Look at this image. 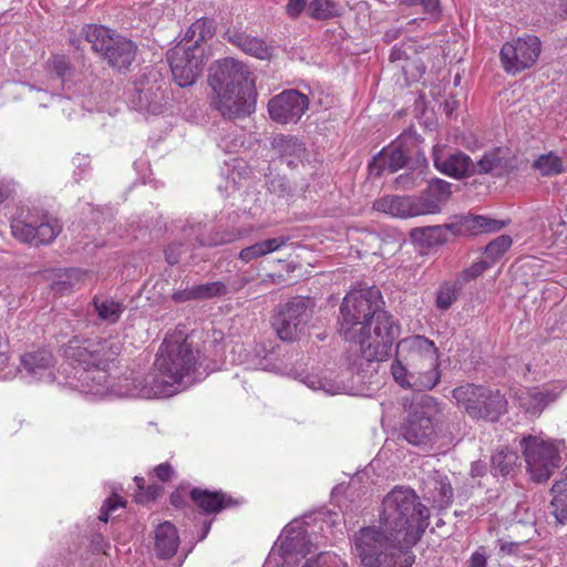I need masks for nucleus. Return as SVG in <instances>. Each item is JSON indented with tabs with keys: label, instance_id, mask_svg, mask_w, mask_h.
<instances>
[{
	"label": "nucleus",
	"instance_id": "nucleus-1",
	"mask_svg": "<svg viewBox=\"0 0 567 567\" xmlns=\"http://www.w3.org/2000/svg\"><path fill=\"white\" fill-rule=\"evenodd\" d=\"M430 509L410 487L395 486L382 501L380 526L353 536V553L363 567H412L411 548L429 527Z\"/></svg>",
	"mask_w": 567,
	"mask_h": 567
},
{
	"label": "nucleus",
	"instance_id": "nucleus-2",
	"mask_svg": "<svg viewBox=\"0 0 567 567\" xmlns=\"http://www.w3.org/2000/svg\"><path fill=\"white\" fill-rule=\"evenodd\" d=\"M381 292L377 287L349 291L340 306L339 333L348 342L359 346L367 361H384L400 334V326L382 309Z\"/></svg>",
	"mask_w": 567,
	"mask_h": 567
},
{
	"label": "nucleus",
	"instance_id": "nucleus-3",
	"mask_svg": "<svg viewBox=\"0 0 567 567\" xmlns=\"http://www.w3.org/2000/svg\"><path fill=\"white\" fill-rule=\"evenodd\" d=\"M123 350L117 336L73 337L63 348L65 360L76 370L71 386L86 395L103 396L110 391L107 372Z\"/></svg>",
	"mask_w": 567,
	"mask_h": 567
},
{
	"label": "nucleus",
	"instance_id": "nucleus-4",
	"mask_svg": "<svg viewBox=\"0 0 567 567\" xmlns=\"http://www.w3.org/2000/svg\"><path fill=\"white\" fill-rule=\"evenodd\" d=\"M197 363L198 351L193 349L183 332L169 333L156 355L151 386L133 391L144 396H173L194 382Z\"/></svg>",
	"mask_w": 567,
	"mask_h": 567
},
{
	"label": "nucleus",
	"instance_id": "nucleus-5",
	"mask_svg": "<svg viewBox=\"0 0 567 567\" xmlns=\"http://www.w3.org/2000/svg\"><path fill=\"white\" fill-rule=\"evenodd\" d=\"M212 105L226 118H239L255 110V81L248 68L233 58L217 61L209 70Z\"/></svg>",
	"mask_w": 567,
	"mask_h": 567
},
{
	"label": "nucleus",
	"instance_id": "nucleus-6",
	"mask_svg": "<svg viewBox=\"0 0 567 567\" xmlns=\"http://www.w3.org/2000/svg\"><path fill=\"white\" fill-rule=\"evenodd\" d=\"M439 367V352L434 342L416 334L398 342L391 373L402 388L424 391L433 389L440 382Z\"/></svg>",
	"mask_w": 567,
	"mask_h": 567
},
{
	"label": "nucleus",
	"instance_id": "nucleus-7",
	"mask_svg": "<svg viewBox=\"0 0 567 567\" xmlns=\"http://www.w3.org/2000/svg\"><path fill=\"white\" fill-rule=\"evenodd\" d=\"M50 65L56 75L66 82V76L71 70L69 60L64 55H54L50 60ZM102 82L95 75L87 74L72 83H65L68 96H55L48 92L38 91V94L41 95L38 100L40 106H48L50 102L51 105L56 106L71 117L79 113L75 106L87 112L102 111L105 97L100 92Z\"/></svg>",
	"mask_w": 567,
	"mask_h": 567
},
{
	"label": "nucleus",
	"instance_id": "nucleus-8",
	"mask_svg": "<svg viewBox=\"0 0 567 567\" xmlns=\"http://www.w3.org/2000/svg\"><path fill=\"white\" fill-rule=\"evenodd\" d=\"M84 34L94 52L99 53L113 69H127L133 63L137 47L132 40L97 24L86 25Z\"/></svg>",
	"mask_w": 567,
	"mask_h": 567
},
{
	"label": "nucleus",
	"instance_id": "nucleus-9",
	"mask_svg": "<svg viewBox=\"0 0 567 567\" xmlns=\"http://www.w3.org/2000/svg\"><path fill=\"white\" fill-rule=\"evenodd\" d=\"M520 447L527 473L536 483L547 482L560 466L559 443L543 434L524 436Z\"/></svg>",
	"mask_w": 567,
	"mask_h": 567
},
{
	"label": "nucleus",
	"instance_id": "nucleus-10",
	"mask_svg": "<svg viewBox=\"0 0 567 567\" xmlns=\"http://www.w3.org/2000/svg\"><path fill=\"white\" fill-rule=\"evenodd\" d=\"M303 519L291 520L281 532L264 567H296L315 548Z\"/></svg>",
	"mask_w": 567,
	"mask_h": 567
},
{
	"label": "nucleus",
	"instance_id": "nucleus-11",
	"mask_svg": "<svg viewBox=\"0 0 567 567\" xmlns=\"http://www.w3.org/2000/svg\"><path fill=\"white\" fill-rule=\"evenodd\" d=\"M453 398L473 419L495 422L507 410V400L498 390L483 385L464 384L453 390Z\"/></svg>",
	"mask_w": 567,
	"mask_h": 567
},
{
	"label": "nucleus",
	"instance_id": "nucleus-12",
	"mask_svg": "<svg viewBox=\"0 0 567 567\" xmlns=\"http://www.w3.org/2000/svg\"><path fill=\"white\" fill-rule=\"evenodd\" d=\"M207 224L196 218L187 219L181 227V236L186 240V244H171L165 250L166 260L169 265L179 262L182 251H186L189 247L197 246H218L223 244L233 243L239 238L246 237L250 229L234 228L229 231L214 235L207 234Z\"/></svg>",
	"mask_w": 567,
	"mask_h": 567
},
{
	"label": "nucleus",
	"instance_id": "nucleus-13",
	"mask_svg": "<svg viewBox=\"0 0 567 567\" xmlns=\"http://www.w3.org/2000/svg\"><path fill=\"white\" fill-rule=\"evenodd\" d=\"M206 59L205 48L182 40L167 52L173 78L181 87L189 86L196 81Z\"/></svg>",
	"mask_w": 567,
	"mask_h": 567
},
{
	"label": "nucleus",
	"instance_id": "nucleus-14",
	"mask_svg": "<svg viewBox=\"0 0 567 567\" xmlns=\"http://www.w3.org/2000/svg\"><path fill=\"white\" fill-rule=\"evenodd\" d=\"M62 227L58 219L49 215L21 214L11 221V233L16 239L31 245H47L60 234Z\"/></svg>",
	"mask_w": 567,
	"mask_h": 567
},
{
	"label": "nucleus",
	"instance_id": "nucleus-15",
	"mask_svg": "<svg viewBox=\"0 0 567 567\" xmlns=\"http://www.w3.org/2000/svg\"><path fill=\"white\" fill-rule=\"evenodd\" d=\"M433 399L424 396L410 406L402 425V436L412 445H426L432 442L436 426L434 423L435 406Z\"/></svg>",
	"mask_w": 567,
	"mask_h": 567
},
{
	"label": "nucleus",
	"instance_id": "nucleus-16",
	"mask_svg": "<svg viewBox=\"0 0 567 567\" xmlns=\"http://www.w3.org/2000/svg\"><path fill=\"white\" fill-rule=\"evenodd\" d=\"M311 300L296 297L281 306L272 318V327L284 341L293 340L311 317Z\"/></svg>",
	"mask_w": 567,
	"mask_h": 567
},
{
	"label": "nucleus",
	"instance_id": "nucleus-17",
	"mask_svg": "<svg viewBox=\"0 0 567 567\" xmlns=\"http://www.w3.org/2000/svg\"><path fill=\"white\" fill-rule=\"evenodd\" d=\"M540 53V41L535 35L517 38L501 49V62L507 73L516 74L530 68Z\"/></svg>",
	"mask_w": 567,
	"mask_h": 567
},
{
	"label": "nucleus",
	"instance_id": "nucleus-18",
	"mask_svg": "<svg viewBox=\"0 0 567 567\" xmlns=\"http://www.w3.org/2000/svg\"><path fill=\"white\" fill-rule=\"evenodd\" d=\"M505 227V223L502 220H496L492 218H487L481 215H470L462 217L458 221L431 226L421 229H414L412 231V236L420 234L422 237H435V243H443L445 239L441 238L443 230H449L453 235H477L480 233H488V231H497Z\"/></svg>",
	"mask_w": 567,
	"mask_h": 567
},
{
	"label": "nucleus",
	"instance_id": "nucleus-19",
	"mask_svg": "<svg viewBox=\"0 0 567 567\" xmlns=\"http://www.w3.org/2000/svg\"><path fill=\"white\" fill-rule=\"evenodd\" d=\"M308 109V96L297 90H285L268 102L270 118L280 124L297 123Z\"/></svg>",
	"mask_w": 567,
	"mask_h": 567
},
{
	"label": "nucleus",
	"instance_id": "nucleus-20",
	"mask_svg": "<svg viewBox=\"0 0 567 567\" xmlns=\"http://www.w3.org/2000/svg\"><path fill=\"white\" fill-rule=\"evenodd\" d=\"M56 360L53 353L45 348L24 353L21 357V372L31 380L45 383H69V378L61 379L55 368Z\"/></svg>",
	"mask_w": 567,
	"mask_h": 567
},
{
	"label": "nucleus",
	"instance_id": "nucleus-21",
	"mask_svg": "<svg viewBox=\"0 0 567 567\" xmlns=\"http://www.w3.org/2000/svg\"><path fill=\"white\" fill-rule=\"evenodd\" d=\"M564 389L561 382H553L543 386L519 389L515 398L525 412L535 415L540 414L546 406L555 402Z\"/></svg>",
	"mask_w": 567,
	"mask_h": 567
},
{
	"label": "nucleus",
	"instance_id": "nucleus-22",
	"mask_svg": "<svg viewBox=\"0 0 567 567\" xmlns=\"http://www.w3.org/2000/svg\"><path fill=\"white\" fill-rule=\"evenodd\" d=\"M451 194L449 182L443 179L431 181L427 188L420 196H414L417 216L440 213L450 199Z\"/></svg>",
	"mask_w": 567,
	"mask_h": 567
},
{
	"label": "nucleus",
	"instance_id": "nucleus-23",
	"mask_svg": "<svg viewBox=\"0 0 567 567\" xmlns=\"http://www.w3.org/2000/svg\"><path fill=\"white\" fill-rule=\"evenodd\" d=\"M416 137L410 134H402L393 144L380 152L374 161L386 167L391 173H394L408 163L416 147Z\"/></svg>",
	"mask_w": 567,
	"mask_h": 567
},
{
	"label": "nucleus",
	"instance_id": "nucleus-24",
	"mask_svg": "<svg viewBox=\"0 0 567 567\" xmlns=\"http://www.w3.org/2000/svg\"><path fill=\"white\" fill-rule=\"evenodd\" d=\"M434 166L441 173L461 179L473 176V159L463 152L443 154L437 148L433 152Z\"/></svg>",
	"mask_w": 567,
	"mask_h": 567
},
{
	"label": "nucleus",
	"instance_id": "nucleus-25",
	"mask_svg": "<svg viewBox=\"0 0 567 567\" xmlns=\"http://www.w3.org/2000/svg\"><path fill=\"white\" fill-rule=\"evenodd\" d=\"M423 497L439 509L446 508L453 498V488L447 476L433 472L423 482Z\"/></svg>",
	"mask_w": 567,
	"mask_h": 567
},
{
	"label": "nucleus",
	"instance_id": "nucleus-26",
	"mask_svg": "<svg viewBox=\"0 0 567 567\" xmlns=\"http://www.w3.org/2000/svg\"><path fill=\"white\" fill-rule=\"evenodd\" d=\"M110 391H107L103 398L106 396H134L142 399H155L156 396H144L137 393H134L133 389L138 391V388L151 386L152 378L148 374L146 378H141L135 375L134 372H130L115 381L113 377H111L110 371L107 372V383ZM96 399H102V396H95Z\"/></svg>",
	"mask_w": 567,
	"mask_h": 567
},
{
	"label": "nucleus",
	"instance_id": "nucleus-27",
	"mask_svg": "<svg viewBox=\"0 0 567 567\" xmlns=\"http://www.w3.org/2000/svg\"><path fill=\"white\" fill-rule=\"evenodd\" d=\"M225 38L233 45L254 58L269 60L274 54V48L264 39L249 35L239 30H227Z\"/></svg>",
	"mask_w": 567,
	"mask_h": 567
},
{
	"label": "nucleus",
	"instance_id": "nucleus-28",
	"mask_svg": "<svg viewBox=\"0 0 567 567\" xmlns=\"http://www.w3.org/2000/svg\"><path fill=\"white\" fill-rule=\"evenodd\" d=\"M473 175L491 174L503 176L509 172V154L506 148L495 147L484 153L476 162L473 161Z\"/></svg>",
	"mask_w": 567,
	"mask_h": 567
},
{
	"label": "nucleus",
	"instance_id": "nucleus-29",
	"mask_svg": "<svg viewBox=\"0 0 567 567\" xmlns=\"http://www.w3.org/2000/svg\"><path fill=\"white\" fill-rule=\"evenodd\" d=\"M414 196L389 195L374 202L373 208L393 217L410 218L417 216Z\"/></svg>",
	"mask_w": 567,
	"mask_h": 567
},
{
	"label": "nucleus",
	"instance_id": "nucleus-30",
	"mask_svg": "<svg viewBox=\"0 0 567 567\" xmlns=\"http://www.w3.org/2000/svg\"><path fill=\"white\" fill-rule=\"evenodd\" d=\"M272 146L279 154L282 162L295 168L302 163L306 155V147L302 142L292 136H276Z\"/></svg>",
	"mask_w": 567,
	"mask_h": 567
},
{
	"label": "nucleus",
	"instance_id": "nucleus-31",
	"mask_svg": "<svg viewBox=\"0 0 567 567\" xmlns=\"http://www.w3.org/2000/svg\"><path fill=\"white\" fill-rule=\"evenodd\" d=\"M289 240V236H278L257 241L248 247L243 248L238 254V258L244 264H248L252 260L281 250L287 246Z\"/></svg>",
	"mask_w": 567,
	"mask_h": 567
},
{
	"label": "nucleus",
	"instance_id": "nucleus-32",
	"mask_svg": "<svg viewBox=\"0 0 567 567\" xmlns=\"http://www.w3.org/2000/svg\"><path fill=\"white\" fill-rule=\"evenodd\" d=\"M550 514L559 525L567 524V466L550 488Z\"/></svg>",
	"mask_w": 567,
	"mask_h": 567
},
{
	"label": "nucleus",
	"instance_id": "nucleus-33",
	"mask_svg": "<svg viewBox=\"0 0 567 567\" xmlns=\"http://www.w3.org/2000/svg\"><path fill=\"white\" fill-rule=\"evenodd\" d=\"M179 546V536L176 527L169 523L164 522L155 529V549L157 555L162 558H171L177 551Z\"/></svg>",
	"mask_w": 567,
	"mask_h": 567
},
{
	"label": "nucleus",
	"instance_id": "nucleus-34",
	"mask_svg": "<svg viewBox=\"0 0 567 567\" xmlns=\"http://www.w3.org/2000/svg\"><path fill=\"white\" fill-rule=\"evenodd\" d=\"M190 496L196 505L206 513L219 512L233 504L230 497H227L225 494L219 492L194 488L190 492Z\"/></svg>",
	"mask_w": 567,
	"mask_h": 567
},
{
	"label": "nucleus",
	"instance_id": "nucleus-35",
	"mask_svg": "<svg viewBox=\"0 0 567 567\" xmlns=\"http://www.w3.org/2000/svg\"><path fill=\"white\" fill-rule=\"evenodd\" d=\"M99 319L106 323H115L125 310L123 303L111 298L94 297L92 301Z\"/></svg>",
	"mask_w": 567,
	"mask_h": 567
},
{
	"label": "nucleus",
	"instance_id": "nucleus-36",
	"mask_svg": "<svg viewBox=\"0 0 567 567\" xmlns=\"http://www.w3.org/2000/svg\"><path fill=\"white\" fill-rule=\"evenodd\" d=\"M533 168L543 177L556 176L565 172V159L555 152H548L534 161Z\"/></svg>",
	"mask_w": 567,
	"mask_h": 567
},
{
	"label": "nucleus",
	"instance_id": "nucleus-37",
	"mask_svg": "<svg viewBox=\"0 0 567 567\" xmlns=\"http://www.w3.org/2000/svg\"><path fill=\"white\" fill-rule=\"evenodd\" d=\"M91 278L86 270L79 268L64 269L59 274V279L53 281L52 289L56 292L64 293Z\"/></svg>",
	"mask_w": 567,
	"mask_h": 567
},
{
	"label": "nucleus",
	"instance_id": "nucleus-38",
	"mask_svg": "<svg viewBox=\"0 0 567 567\" xmlns=\"http://www.w3.org/2000/svg\"><path fill=\"white\" fill-rule=\"evenodd\" d=\"M215 34V27L209 19H198L187 30L182 41L205 48V42Z\"/></svg>",
	"mask_w": 567,
	"mask_h": 567
},
{
	"label": "nucleus",
	"instance_id": "nucleus-39",
	"mask_svg": "<svg viewBox=\"0 0 567 567\" xmlns=\"http://www.w3.org/2000/svg\"><path fill=\"white\" fill-rule=\"evenodd\" d=\"M163 95L159 92H154L151 89L136 90V100H133L135 107L140 111L147 112L151 114H159L164 110L162 103Z\"/></svg>",
	"mask_w": 567,
	"mask_h": 567
},
{
	"label": "nucleus",
	"instance_id": "nucleus-40",
	"mask_svg": "<svg viewBox=\"0 0 567 567\" xmlns=\"http://www.w3.org/2000/svg\"><path fill=\"white\" fill-rule=\"evenodd\" d=\"M307 13L315 20H329L341 14L340 7L332 0L310 1Z\"/></svg>",
	"mask_w": 567,
	"mask_h": 567
},
{
	"label": "nucleus",
	"instance_id": "nucleus-41",
	"mask_svg": "<svg viewBox=\"0 0 567 567\" xmlns=\"http://www.w3.org/2000/svg\"><path fill=\"white\" fill-rule=\"evenodd\" d=\"M518 455L507 447L501 449L492 456V467L495 473L508 475L517 465Z\"/></svg>",
	"mask_w": 567,
	"mask_h": 567
},
{
	"label": "nucleus",
	"instance_id": "nucleus-42",
	"mask_svg": "<svg viewBox=\"0 0 567 567\" xmlns=\"http://www.w3.org/2000/svg\"><path fill=\"white\" fill-rule=\"evenodd\" d=\"M513 239L508 235H501L492 240L484 249V258L493 266L511 248Z\"/></svg>",
	"mask_w": 567,
	"mask_h": 567
},
{
	"label": "nucleus",
	"instance_id": "nucleus-43",
	"mask_svg": "<svg viewBox=\"0 0 567 567\" xmlns=\"http://www.w3.org/2000/svg\"><path fill=\"white\" fill-rule=\"evenodd\" d=\"M305 384L313 391H322L326 394L334 395L342 392L343 386L327 378L318 375H307L303 380Z\"/></svg>",
	"mask_w": 567,
	"mask_h": 567
},
{
	"label": "nucleus",
	"instance_id": "nucleus-44",
	"mask_svg": "<svg viewBox=\"0 0 567 567\" xmlns=\"http://www.w3.org/2000/svg\"><path fill=\"white\" fill-rule=\"evenodd\" d=\"M458 288L456 284L445 282L437 291L436 307L441 310H447L457 299Z\"/></svg>",
	"mask_w": 567,
	"mask_h": 567
},
{
	"label": "nucleus",
	"instance_id": "nucleus-45",
	"mask_svg": "<svg viewBox=\"0 0 567 567\" xmlns=\"http://www.w3.org/2000/svg\"><path fill=\"white\" fill-rule=\"evenodd\" d=\"M195 297L197 299H208L218 296H224L228 292L225 284L221 281H212L200 285H195Z\"/></svg>",
	"mask_w": 567,
	"mask_h": 567
},
{
	"label": "nucleus",
	"instance_id": "nucleus-46",
	"mask_svg": "<svg viewBox=\"0 0 567 567\" xmlns=\"http://www.w3.org/2000/svg\"><path fill=\"white\" fill-rule=\"evenodd\" d=\"M342 560L333 553L321 551L317 556L308 558L302 567H342Z\"/></svg>",
	"mask_w": 567,
	"mask_h": 567
},
{
	"label": "nucleus",
	"instance_id": "nucleus-47",
	"mask_svg": "<svg viewBox=\"0 0 567 567\" xmlns=\"http://www.w3.org/2000/svg\"><path fill=\"white\" fill-rule=\"evenodd\" d=\"M135 482L137 484L138 491L135 493L134 498L137 503H147L154 501L162 493V487L156 484L150 485L146 489H144V478L135 477Z\"/></svg>",
	"mask_w": 567,
	"mask_h": 567
},
{
	"label": "nucleus",
	"instance_id": "nucleus-48",
	"mask_svg": "<svg viewBox=\"0 0 567 567\" xmlns=\"http://www.w3.org/2000/svg\"><path fill=\"white\" fill-rule=\"evenodd\" d=\"M124 502L122 501V498L117 495H113L111 496L110 498H107L102 508H101V514L99 516V519L106 523L109 520V516L110 514L115 511L116 508H120V507H123L124 506Z\"/></svg>",
	"mask_w": 567,
	"mask_h": 567
},
{
	"label": "nucleus",
	"instance_id": "nucleus-49",
	"mask_svg": "<svg viewBox=\"0 0 567 567\" xmlns=\"http://www.w3.org/2000/svg\"><path fill=\"white\" fill-rule=\"evenodd\" d=\"M491 267V261H487V259L483 257L481 260L474 262L471 267L465 269L463 272V277L465 280H472L482 275L485 270H487Z\"/></svg>",
	"mask_w": 567,
	"mask_h": 567
},
{
	"label": "nucleus",
	"instance_id": "nucleus-50",
	"mask_svg": "<svg viewBox=\"0 0 567 567\" xmlns=\"http://www.w3.org/2000/svg\"><path fill=\"white\" fill-rule=\"evenodd\" d=\"M423 7V11L432 18H439L441 14L440 0H417L416 4Z\"/></svg>",
	"mask_w": 567,
	"mask_h": 567
},
{
	"label": "nucleus",
	"instance_id": "nucleus-51",
	"mask_svg": "<svg viewBox=\"0 0 567 567\" xmlns=\"http://www.w3.org/2000/svg\"><path fill=\"white\" fill-rule=\"evenodd\" d=\"M307 0H288L286 12L290 18H298L305 10Z\"/></svg>",
	"mask_w": 567,
	"mask_h": 567
},
{
	"label": "nucleus",
	"instance_id": "nucleus-52",
	"mask_svg": "<svg viewBox=\"0 0 567 567\" xmlns=\"http://www.w3.org/2000/svg\"><path fill=\"white\" fill-rule=\"evenodd\" d=\"M195 287H186L185 289L177 290L173 293L172 298L176 302H185L188 300H195L197 299L195 297Z\"/></svg>",
	"mask_w": 567,
	"mask_h": 567
},
{
	"label": "nucleus",
	"instance_id": "nucleus-53",
	"mask_svg": "<svg viewBox=\"0 0 567 567\" xmlns=\"http://www.w3.org/2000/svg\"><path fill=\"white\" fill-rule=\"evenodd\" d=\"M154 472L158 480L167 482L172 478L174 471L168 463H162L154 468Z\"/></svg>",
	"mask_w": 567,
	"mask_h": 567
},
{
	"label": "nucleus",
	"instance_id": "nucleus-54",
	"mask_svg": "<svg viewBox=\"0 0 567 567\" xmlns=\"http://www.w3.org/2000/svg\"><path fill=\"white\" fill-rule=\"evenodd\" d=\"M487 558L482 551H474L467 563V567H486Z\"/></svg>",
	"mask_w": 567,
	"mask_h": 567
},
{
	"label": "nucleus",
	"instance_id": "nucleus-55",
	"mask_svg": "<svg viewBox=\"0 0 567 567\" xmlns=\"http://www.w3.org/2000/svg\"><path fill=\"white\" fill-rule=\"evenodd\" d=\"M14 190V183L10 179H0V203L8 198Z\"/></svg>",
	"mask_w": 567,
	"mask_h": 567
},
{
	"label": "nucleus",
	"instance_id": "nucleus-56",
	"mask_svg": "<svg viewBox=\"0 0 567 567\" xmlns=\"http://www.w3.org/2000/svg\"><path fill=\"white\" fill-rule=\"evenodd\" d=\"M171 503L174 507H177V508L183 506L184 499H183L181 492L176 491V492L172 493Z\"/></svg>",
	"mask_w": 567,
	"mask_h": 567
},
{
	"label": "nucleus",
	"instance_id": "nucleus-57",
	"mask_svg": "<svg viewBox=\"0 0 567 567\" xmlns=\"http://www.w3.org/2000/svg\"><path fill=\"white\" fill-rule=\"evenodd\" d=\"M558 14L561 19L567 18V0H563L558 8Z\"/></svg>",
	"mask_w": 567,
	"mask_h": 567
},
{
	"label": "nucleus",
	"instance_id": "nucleus-58",
	"mask_svg": "<svg viewBox=\"0 0 567 567\" xmlns=\"http://www.w3.org/2000/svg\"><path fill=\"white\" fill-rule=\"evenodd\" d=\"M482 468H483V466H482L481 464H478V463H477V464H473V465H472V471H471V472H472V475H473V476H478V475H481V474H482Z\"/></svg>",
	"mask_w": 567,
	"mask_h": 567
},
{
	"label": "nucleus",
	"instance_id": "nucleus-59",
	"mask_svg": "<svg viewBox=\"0 0 567 567\" xmlns=\"http://www.w3.org/2000/svg\"><path fill=\"white\" fill-rule=\"evenodd\" d=\"M400 2L406 6H415L417 0H400Z\"/></svg>",
	"mask_w": 567,
	"mask_h": 567
},
{
	"label": "nucleus",
	"instance_id": "nucleus-60",
	"mask_svg": "<svg viewBox=\"0 0 567 567\" xmlns=\"http://www.w3.org/2000/svg\"><path fill=\"white\" fill-rule=\"evenodd\" d=\"M209 528H210V523H208V524L206 525V527H205V533H204V535L202 536V538H200V539H203V538H205V537H206V535H207V533H208Z\"/></svg>",
	"mask_w": 567,
	"mask_h": 567
},
{
	"label": "nucleus",
	"instance_id": "nucleus-61",
	"mask_svg": "<svg viewBox=\"0 0 567 567\" xmlns=\"http://www.w3.org/2000/svg\"><path fill=\"white\" fill-rule=\"evenodd\" d=\"M395 53H396V52H395L394 50H392L391 55H390V59H391L392 61L396 59Z\"/></svg>",
	"mask_w": 567,
	"mask_h": 567
},
{
	"label": "nucleus",
	"instance_id": "nucleus-62",
	"mask_svg": "<svg viewBox=\"0 0 567 567\" xmlns=\"http://www.w3.org/2000/svg\"><path fill=\"white\" fill-rule=\"evenodd\" d=\"M417 162L425 163V157H424V156H422V158H420V157H419V158H417Z\"/></svg>",
	"mask_w": 567,
	"mask_h": 567
}]
</instances>
